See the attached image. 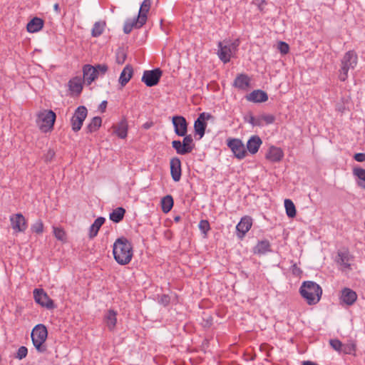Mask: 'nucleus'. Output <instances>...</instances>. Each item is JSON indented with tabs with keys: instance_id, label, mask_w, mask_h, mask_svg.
<instances>
[{
	"instance_id": "nucleus-1",
	"label": "nucleus",
	"mask_w": 365,
	"mask_h": 365,
	"mask_svg": "<svg viewBox=\"0 0 365 365\" xmlns=\"http://www.w3.org/2000/svg\"><path fill=\"white\" fill-rule=\"evenodd\" d=\"M113 254L117 263L120 265L128 264L133 257V246L127 238L119 237L113 243Z\"/></svg>"
},
{
	"instance_id": "nucleus-2",
	"label": "nucleus",
	"mask_w": 365,
	"mask_h": 365,
	"mask_svg": "<svg viewBox=\"0 0 365 365\" xmlns=\"http://www.w3.org/2000/svg\"><path fill=\"white\" fill-rule=\"evenodd\" d=\"M299 293L309 305H314L319 302L322 289L316 282L305 281L299 288Z\"/></svg>"
},
{
	"instance_id": "nucleus-3",
	"label": "nucleus",
	"mask_w": 365,
	"mask_h": 365,
	"mask_svg": "<svg viewBox=\"0 0 365 365\" xmlns=\"http://www.w3.org/2000/svg\"><path fill=\"white\" fill-rule=\"evenodd\" d=\"M48 336V331L45 325L38 324L36 325L31 334L32 343L39 353H45L47 350L45 341Z\"/></svg>"
},
{
	"instance_id": "nucleus-4",
	"label": "nucleus",
	"mask_w": 365,
	"mask_h": 365,
	"mask_svg": "<svg viewBox=\"0 0 365 365\" xmlns=\"http://www.w3.org/2000/svg\"><path fill=\"white\" fill-rule=\"evenodd\" d=\"M358 57L354 51H347L341 61L339 78L341 81H345L348 78L349 69H354L357 65Z\"/></svg>"
},
{
	"instance_id": "nucleus-5",
	"label": "nucleus",
	"mask_w": 365,
	"mask_h": 365,
	"mask_svg": "<svg viewBox=\"0 0 365 365\" xmlns=\"http://www.w3.org/2000/svg\"><path fill=\"white\" fill-rule=\"evenodd\" d=\"M56 113L51 110H44L38 113L36 123L43 133L52 130L55 120Z\"/></svg>"
},
{
	"instance_id": "nucleus-6",
	"label": "nucleus",
	"mask_w": 365,
	"mask_h": 365,
	"mask_svg": "<svg viewBox=\"0 0 365 365\" xmlns=\"http://www.w3.org/2000/svg\"><path fill=\"white\" fill-rule=\"evenodd\" d=\"M239 41L232 42H219L217 55L219 58L224 63L230 62L232 56L236 52L239 46Z\"/></svg>"
},
{
	"instance_id": "nucleus-7",
	"label": "nucleus",
	"mask_w": 365,
	"mask_h": 365,
	"mask_svg": "<svg viewBox=\"0 0 365 365\" xmlns=\"http://www.w3.org/2000/svg\"><path fill=\"white\" fill-rule=\"evenodd\" d=\"M87 114L88 110L83 106H78L76 109L71 119V128L74 132H78L81 129Z\"/></svg>"
},
{
	"instance_id": "nucleus-8",
	"label": "nucleus",
	"mask_w": 365,
	"mask_h": 365,
	"mask_svg": "<svg viewBox=\"0 0 365 365\" xmlns=\"http://www.w3.org/2000/svg\"><path fill=\"white\" fill-rule=\"evenodd\" d=\"M227 145L237 159L242 160L245 158L247 151L241 140L238 138H228L227 140Z\"/></svg>"
},
{
	"instance_id": "nucleus-9",
	"label": "nucleus",
	"mask_w": 365,
	"mask_h": 365,
	"mask_svg": "<svg viewBox=\"0 0 365 365\" xmlns=\"http://www.w3.org/2000/svg\"><path fill=\"white\" fill-rule=\"evenodd\" d=\"M162 76V71L160 68H155L153 70L144 71L141 78L143 82L148 87H152L157 85Z\"/></svg>"
},
{
	"instance_id": "nucleus-10",
	"label": "nucleus",
	"mask_w": 365,
	"mask_h": 365,
	"mask_svg": "<svg viewBox=\"0 0 365 365\" xmlns=\"http://www.w3.org/2000/svg\"><path fill=\"white\" fill-rule=\"evenodd\" d=\"M34 297L35 302L43 307L48 309H53L56 307L53 301L42 289H35L34 290Z\"/></svg>"
},
{
	"instance_id": "nucleus-11",
	"label": "nucleus",
	"mask_w": 365,
	"mask_h": 365,
	"mask_svg": "<svg viewBox=\"0 0 365 365\" xmlns=\"http://www.w3.org/2000/svg\"><path fill=\"white\" fill-rule=\"evenodd\" d=\"M9 220L14 232H24L27 229V221L21 213L11 215Z\"/></svg>"
},
{
	"instance_id": "nucleus-12",
	"label": "nucleus",
	"mask_w": 365,
	"mask_h": 365,
	"mask_svg": "<svg viewBox=\"0 0 365 365\" xmlns=\"http://www.w3.org/2000/svg\"><path fill=\"white\" fill-rule=\"evenodd\" d=\"M212 118V115L207 113H202L199 115L198 118L194 123V130L196 134L200 135V138H202L205 132L207 127L206 120Z\"/></svg>"
},
{
	"instance_id": "nucleus-13",
	"label": "nucleus",
	"mask_w": 365,
	"mask_h": 365,
	"mask_svg": "<svg viewBox=\"0 0 365 365\" xmlns=\"http://www.w3.org/2000/svg\"><path fill=\"white\" fill-rule=\"evenodd\" d=\"M174 130L177 135L184 136L187 132V123L186 119L181 115H175L172 119Z\"/></svg>"
},
{
	"instance_id": "nucleus-14",
	"label": "nucleus",
	"mask_w": 365,
	"mask_h": 365,
	"mask_svg": "<svg viewBox=\"0 0 365 365\" xmlns=\"http://www.w3.org/2000/svg\"><path fill=\"white\" fill-rule=\"evenodd\" d=\"M252 225V219L250 216H244L236 226L237 235L239 238H242L250 230Z\"/></svg>"
},
{
	"instance_id": "nucleus-15",
	"label": "nucleus",
	"mask_w": 365,
	"mask_h": 365,
	"mask_svg": "<svg viewBox=\"0 0 365 365\" xmlns=\"http://www.w3.org/2000/svg\"><path fill=\"white\" fill-rule=\"evenodd\" d=\"M170 175L175 182L180 181L182 175L181 161L178 157L170 159Z\"/></svg>"
},
{
	"instance_id": "nucleus-16",
	"label": "nucleus",
	"mask_w": 365,
	"mask_h": 365,
	"mask_svg": "<svg viewBox=\"0 0 365 365\" xmlns=\"http://www.w3.org/2000/svg\"><path fill=\"white\" fill-rule=\"evenodd\" d=\"M83 81L88 85H91L98 76L97 74L96 68L94 66L86 64L83 67Z\"/></svg>"
},
{
	"instance_id": "nucleus-17",
	"label": "nucleus",
	"mask_w": 365,
	"mask_h": 365,
	"mask_svg": "<svg viewBox=\"0 0 365 365\" xmlns=\"http://www.w3.org/2000/svg\"><path fill=\"white\" fill-rule=\"evenodd\" d=\"M118 312L112 309L107 310L103 316V322L109 331H114L117 324Z\"/></svg>"
},
{
	"instance_id": "nucleus-18",
	"label": "nucleus",
	"mask_w": 365,
	"mask_h": 365,
	"mask_svg": "<svg viewBox=\"0 0 365 365\" xmlns=\"http://www.w3.org/2000/svg\"><path fill=\"white\" fill-rule=\"evenodd\" d=\"M247 101L255 103L266 102L268 100L267 93L260 89L254 90L245 96Z\"/></svg>"
},
{
	"instance_id": "nucleus-19",
	"label": "nucleus",
	"mask_w": 365,
	"mask_h": 365,
	"mask_svg": "<svg viewBox=\"0 0 365 365\" xmlns=\"http://www.w3.org/2000/svg\"><path fill=\"white\" fill-rule=\"evenodd\" d=\"M356 299L357 294L354 290L346 287L341 290L340 300L342 304L351 306L356 302Z\"/></svg>"
},
{
	"instance_id": "nucleus-20",
	"label": "nucleus",
	"mask_w": 365,
	"mask_h": 365,
	"mask_svg": "<svg viewBox=\"0 0 365 365\" xmlns=\"http://www.w3.org/2000/svg\"><path fill=\"white\" fill-rule=\"evenodd\" d=\"M250 86V78L245 73L238 74L234 82L233 86L242 91H246Z\"/></svg>"
},
{
	"instance_id": "nucleus-21",
	"label": "nucleus",
	"mask_w": 365,
	"mask_h": 365,
	"mask_svg": "<svg viewBox=\"0 0 365 365\" xmlns=\"http://www.w3.org/2000/svg\"><path fill=\"white\" fill-rule=\"evenodd\" d=\"M262 144V140L259 136L252 135L247 143V150L252 155L257 153Z\"/></svg>"
},
{
	"instance_id": "nucleus-22",
	"label": "nucleus",
	"mask_w": 365,
	"mask_h": 365,
	"mask_svg": "<svg viewBox=\"0 0 365 365\" xmlns=\"http://www.w3.org/2000/svg\"><path fill=\"white\" fill-rule=\"evenodd\" d=\"M150 0H144L140 5L137 18H138V21L141 25H144L146 23L148 19L147 14L150 10Z\"/></svg>"
},
{
	"instance_id": "nucleus-23",
	"label": "nucleus",
	"mask_w": 365,
	"mask_h": 365,
	"mask_svg": "<svg viewBox=\"0 0 365 365\" xmlns=\"http://www.w3.org/2000/svg\"><path fill=\"white\" fill-rule=\"evenodd\" d=\"M284 156L283 151L281 148L272 146L269 149L266 155V158L273 163L279 162Z\"/></svg>"
},
{
	"instance_id": "nucleus-24",
	"label": "nucleus",
	"mask_w": 365,
	"mask_h": 365,
	"mask_svg": "<svg viewBox=\"0 0 365 365\" xmlns=\"http://www.w3.org/2000/svg\"><path fill=\"white\" fill-rule=\"evenodd\" d=\"M254 253L259 255H265L272 252L271 244L269 240H263L258 241L257 244L254 247Z\"/></svg>"
},
{
	"instance_id": "nucleus-25",
	"label": "nucleus",
	"mask_w": 365,
	"mask_h": 365,
	"mask_svg": "<svg viewBox=\"0 0 365 365\" xmlns=\"http://www.w3.org/2000/svg\"><path fill=\"white\" fill-rule=\"evenodd\" d=\"M133 73V67L130 65H126L125 68L123 69L120 77H119V83L121 86H125L132 78Z\"/></svg>"
},
{
	"instance_id": "nucleus-26",
	"label": "nucleus",
	"mask_w": 365,
	"mask_h": 365,
	"mask_svg": "<svg viewBox=\"0 0 365 365\" xmlns=\"http://www.w3.org/2000/svg\"><path fill=\"white\" fill-rule=\"evenodd\" d=\"M43 26V21L38 17L33 18L28 24H27V31L29 33H36L39 31Z\"/></svg>"
},
{
	"instance_id": "nucleus-27",
	"label": "nucleus",
	"mask_w": 365,
	"mask_h": 365,
	"mask_svg": "<svg viewBox=\"0 0 365 365\" xmlns=\"http://www.w3.org/2000/svg\"><path fill=\"white\" fill-rule=\"evenodd\" d=\"M106 219L103 217H98L95 220L94 222L91 225L89 229V237L93 238L97 235L101 228V227L105 222Z\"/></svg>"
},
{
	"instance_id": "nucleus-28",
	"label": "nucleus",
	"mask_w": 365,
	"mask_h": 365,
	"mask_svg": "<svg viewBox=\"0 0 365 365\" xmlns=\"http://www.w3.org/2000/svg\"><path fill=\"white\" fill-rule=\"evenodd\" d=\"M114 133L121 139H125L128 135V123L125 120H121L114 127Z\"/></svg>"
},
{
	"instance_id": "nucleus-29",
	"label": "nucleus",
	"mask_w": 365,
	"mask_h": 365,
	"mask_svg": "<svg viewBox=\"0 0 365 365\" xmlns=\"http://www.w3.org/2000/svg\"><path fill=\"white\" fill-rule=\"evenodd\" d=\"M351 256L348 251H340L338 252L337 262L344 268H350Z\"/></svg>"
},
{
	"instance_id": "nucleus-30",
	"label": "nucleus",
	"mask_w": 365,
	"mask_h": 365,
	"mask_svg": "<svg viewBox=\"0 0 365 365\" xmlns=\"http://www.w3.org/2000/svg\"><path fill=\"white\" fill-rule=\"evenodd\" d=\"M69 89L77 94L81 93L83 89L82 80L81 78L75 77L68 82Z\"/></svg>"
},
{
	"instance_id": "nucleus-31",
	"label": "nucleus",
	"mask_w": 365,
	"mask_h": 365,
	"mask_svg": "<svg viewBox=\"0 0 365 365\" xmlns=\"http://www.w3.org/2000/svg\"><path fill=\"white\" fill-rule=\"evenodd\" d=\"M138 18H135L133 19H128L123 26V31L125 34H128L131 32L133 28L139 29L142 27L143 25H141L140 22H138Z\"/></svg>"
},
{
	"instance_id": "nucleus-32",
	"label": "nucleus",
	"mask_w": 365,
	"mask_h": 365,
	"mask_svg": "<svg viewBox=\"0 0 365 365\" xmlns=\"http://www.w3.org/2000/svg\"><path fill=\"white\" fill-rule=\"evenodd\" d=\"M125 213V210L123 207H119L110 213L109 218L113 222L118 223L123 219Z\"/></svg>"
},
{
	"instance_id": "nucleus-33",
	"label": "nucleus",
	"mask_w": 365,
	"mask_h": 365,
	"mask_svg": "<svg viewBox=\"0 0 365 365\" xmlns=\"http://www.w3.org/2000/svg\"><path fill=\"white\" fill-rule=\"evenodd\" d=\"M173 198L171 195H168L161 199L162 210L164 213L170 212L173 207Z\"/></svg>"
},
{
	"instance_id": "nucleus-34",
	"label": "nucleus",
	"mask_w": 365,
	"mask_h": 365,
	"mask_svg": "<svg viewBox=\"0 0 365 365\" xmlns=\"http://www.w3.org/2000/svg\"><path fill=\"white\" fill-rule=\"evenodd\" d=\"M353 174L358 178V185L365 189V169L354 168L353 169Z\"/></svg>"
},
{
	"instance_id": "nucleus-35",
	"label": "nucleus",
	"mask_w": 365,
	"mask_h": 365,
	"mask_svg": "<svg viewBox=\"0 0 365 365\" xmlns=\"http://www.w3.org/2000/svg\"><path fill=\"white\" fill-rule=\"evenodd\" d=\"M102 119L101 117L96 116L93 117L91 121L86 127V130L88 133H93L96 132L101 125Z\"/></svg>"
},
{
	"instance_id": "nucleus-36",
	"label": "nucleus",
	"mask_w": 365,
	"mask_h": 365,
	"mask_svg": "<svg viewBox=\"0 0 365 365\" xmlns=\"http://www.w3.org/2000/svg\"><path fill=\"white\" fill-rule=\"evenodd\" d=\"M284 207L286 210L287 215L289 217H294L297 214L295 205L293 202L289 199L284 200Z\"/></svg>"
},
{
	"instance_id": "nucleus-37",
	"label": "nucleus",
	"mask_w": 365,
	"mask_h": 365,
	"mask_svg": "<svg viewBox=\"0 0 365 365\" xmlns=\"http://www.w3.org/2000/svg\"><path fill=\"white\" fill-rule=\"evenodd\" d=\"M183 140L181 142L182 145L185 146L187 152L188 153H191L195 148V144L193 143V138L191 135H187L182 136Z\"/></svg>"
},
{
	"instance_id": "nucleus-38",
	"label": "nucleus",
	"mask_w": 365,
	"mask_h": 365,
	"mask_svg": "<svg viewBox=\"0 0 365 365\" xmlns=\"http://www.w3.org/2000/svg\"><path fill=\"white\" fill-rule=\"evenodd\" d=\"M105 24L103 22H96L93 26L91 34L93 37L101 36L104 31Z\"/></svg>"
},
{
	"instance_id": "nucleus-39",
	"label": "nucleus",
	"mask_w": 365,
	"mask_h": 365,
	"mask_svg": "<svg viewBox=\"0 0 365 365\" xmlns=\"http://www.w3.org/2000/svg\"><path fill=\"white\" fill-rule=\"evenodd\" d=\"M172 147L175 150L177 154L184 155L188 154L185 146L182 145V143L179 140H175L172 142Z\"/></svg>"
},
{
	"instance_id": "nucleus-40",
	"label": "nucleus",
	"mask_w": 365,
	"mask_h": 365,
	"mask_svg": "<svg viewBox=\"0 0 365 365\" xmlns=\"http://www.w3.org/2000/svg\"><path fill=\"white\" fill-rule=\"evenodd\" d=\"M198 227L201 232L204 235V237H207V232L210 230V225L207 220H202L200 221Z\"/></svg>"
},
{
	"instance_id": "nucleus-41",
	"label": "nucleus",
	"mask_w": 365,
	"mask_h": 365,
	"mask_svg": "<svg viewBox=\"0 0 365 365\" xmlns=\"http://www.w3.org/2000/svg\"><path fill=\"white\" fill-rule=\"evenodd\" d=\"M31 230L36 234H41L43 232V224L41 220H36L31 227Z\"/></svg>"
},
{
	"instance_id": "nucleus-42",
	"label": "nucleus",
	"mask_w": 365,
	"mask_h": 365,
	"mask_svg": "<svg viewBox=\"0 0 365 365\" xmlns=\"http://www.w3.org/2000/svg\"><path fill=\"white\" fill-rule=\"evenodd\" d=\"M126 53L123 48L118 49L116 52V62L118 64H123L126 59Z\"/></svg>"
},
{
	"instance_id": "nucleus-43",
	"label": "nucleus",
	"mask_w": 365,
	"mask_h": 365,
	"mask_svg": "<svg viewBox=\"0 0 365 365\" xmlns=\"http://www.w3.org/2000/svg\"><path fill=\"white\" fill-rule=\"evenodd\" d=\"M27 354L28 349L24 346H21L18 349L15 358L21 360L27 356Z\"/></svg>"
},
{
	"instance_id": "nucleus-44",
	"label": "nucleus",
	"mask_w": 365,
	"mask_h": 365,
	"mask_svg": "<svg viewBox=\"0 0 365 365\" xmlns=\"http://www.w3.org/2000/svg\"><path fill=\"white\" fill-rule=\"evenodd\" d=\"M261 119H262L264 125H270L274 122L275 117L272 114H262Z\"/></svg>"
},
{
	"instance_id": "nucleus-45",
	"label": "nucleus",
	"mask_w": 365,
	"mask_h": 365,
	"mask_svg": "<svg viewBox=\"0 0 365 365\" xmlns=\"http://www.w3.org/2000/svg\"><path fill=\"white\" fill-rule=\"evenodd\" d=\"M94 68H96L97 74L98 76H103L108 71V67L106 64H97L94 66Z\"/></svg>"
},
{
	"instance_id": "nucleus-46",
	"label": "nucleus",
	"mask_w": 365,
	"mask_h": 365,
	"mask_svg": "<svg viewBox=\"0 0 365 365\" xmlns=\"http://www.w3.org/2000/svg\"><path fill=\"white\" fill-rule=\"evenodd\" d=\"M53 235L56 239L63 241L65 239V232L59 227H53Z\"/></svg>"
},
{
	"instance_id": "nucleus-47",
	"label": "nucleus",
	"mask_w": 365,
	"mask_h": 365,
	"mask_svg": "<svg viewBox=\"0 0 365 365\" xmlns=\"http://www.w3.org/2000/svg\"><path fill=\"white\" fill-rule=\"evenodd\" d=\"M277 48L282 54H287L289 52V46L284 41H279L277 46Z\"/></svg>"
},
{
	"instance_id": "nucleus-48",
	"label": "nucleus",
	"mask_w": 365,
	"mask_h": 365,
	"mask_svg": "<svg viewBox=\"0 0 365 365\" xmlns=\"http://www.w3.org/2000/svg\"><path fill=\"white\" fill-rule=\"evenodd\" d=\"M330 346L336 351H339L342 347V343L339 339H331Z\"/></svg>"
},
{
	"instance_id": "nucleus-49",
	"label": "nucleus",
	"mask_w": 365,
	"mask_h": 365,
	"mask_svg": "<svg viewBox=\"0 0 365 365\" xmlns=\"http://www.w3.org/2000/svg\"><path fill=\"white\" fill-rule=\"evenodd\" d=\"M54 155H55L54 151L51 149H49L47 151V153L44 155L43 159L46 163L51 162L52 160V159L53 158Z\"/></svg>"
},
{
	"instance_id": "nucleus-50",
	"label": "nucleus",
	"mask_w": 365,
	"mask_h": 365,
	"mask_svg": "<svg viewBox=\"0 0 365 365\" xmlns=\"http://www.w3.org/2000/svg\"><path fill=\"white\" fill-rule=\"evenodd\" d=\"M170 297L167 294H163L160 297L159 302L164 306H167L170 303Z\"/></svg>"
},
{
	"instance_id": "nucleus-51",
	"label": "nucleus",
	"mask_w": 365,
	"mask_h": 365,
	"mask_svg": "<svg viewBox=\"0 0 365 365\" xmlns=\"http://www.w3.org/2000/svg\"><path fill=\"white\" fill-rule=\"evenodd\" d=\"M354 158L357 162H364L365 161V153H356L354 156Z\"/></svg>"
},
{
	"instance_id": "nucleus-52",
	"label": "nucleus",
	"mask_w": 365,
	"mask_h": 365,
	"mask_svg": "<svg viewBox=\"0 0 365 365\" xmlns=\"http://www.w3.org/2000/svg\"><path fill=\"white\" fill-rule=\"evenodd\" d=\"M252 3L256 5L260 11H262L264 5L265 4V0H253Z\"/></svg>"
},
{
	"instance_id": "nucleus-53",
	"label": "nucleus",
	"mask_w": 365,
	"mask_h": 365,
	"mask_svg": "<svg viewBox=\"0 0 365 365\" xmlns=\"http://www.w3.org/2000/svg\"><path fill=\"white\" fill-rule=\"evenodd\" d=\"M255 126H259V127L264 126L263 120H262V119H261V115L255 118V121L254 123V127Z\"/></svg>"
},
{
	"instance_id": "nucleus-54",
	"label": "nucleus",
	"mask_w": 365,
	"mask_h": 365,
	"mask_svg": "<svg viewBox=\"0 0 365 365\" xmlns=\"http://www.w3.org/2000/svg\"><path fill=\"white\" fill-rule=\"evenodd\" d=\"M255 116L250 115L248 118H247V121L251 124L253 127H254V123L255 121Z\"/></svg>"
},
{
	"instance_id": "nucleus-55",
	"label": "nucleus",
	"mask_w": 365,
	"mask_h": 365,
	"mask_svg": "<svg viewBox=\"0 0 365 365\" xmlns=\"http://www.w3.org/2000/svg\"><path fill=\"white\" fill-rule=\"evenodd\" d=\"M106 106H107V101H103L101 102V103L100 104L99 106V109L101 110V111H104V110L106 109Z\"/></svg>"
},
{
	"instance_id": "nucleus-56",
	"label": "nucleus",
	"mask_w": 365,
	"mask_h": 365,
	"mask_svg": "<svg viewBox=\"0 0 365 365\" xmlns=\"http://www.w3.org/2000/svg\"><path fill=\"white\" fill-rule=\"evenodd\" d=\"M152 125H153L152 122H146L145 123L143 124V127L145 129H149Z\"/></svg>"
},
{
	"instance_id": "nucleus-57",
	"label": "nucleus",
	"mask_w": 365,
	"mask_h": 365,
	"mask_svg": "<svg viewBox=\"0 0 365 365\" xmlns=\"http://www.w3.org/2000/svg\"><path fill=\"white\" fill-rule=\"evenodd\" d=\"M303 365H318V364L313 361H305L303 362Z\"/></svg>"
},
{
	"instance_id": "nucleus-58",
	"label": "nucleus",
	"mask_w": 365,
	"mask_h": 365,
	"mask_svg": "<svg viewBox=\"0 0 365 365\" xmlns=\"http://www.w3.org/2000/svg\"><path fill=\"white\" fill-rule=\"evenodd\" d=\"M53 9L55 11H56L57 13H58L60 11V8H59V5L58 4H55L53 5Z\"/></svg>"
},
{
	"instance_id": "nucleus-59",
	"label": "nucleus",
	"mask_w": 365,
	"mask_h": 365,
	"mask_svg": "<svg viewBox=\"0 0 365 365\" xmlns=\"http://www.w3.org/2000/svg\"><path fill=\"white\" fill-rule=\"evenodd\" d=\"M180 219H181L180 216L178 215L174 217V221L179 222L180 220Z\"/></svg>"
}]
</instances>
